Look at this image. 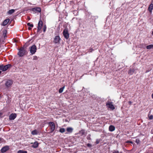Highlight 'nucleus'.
Returning a JSON list of instances; mask_svg holds the SVG:
<instances>
[{"mask_svg":"<svg viewBox=\"0 0 153 153\" xmlns=\"http://www.w3.org/2000/svg\"><path fill=\"white\" fill-rule=\"evenodd\" d=\"M113 153H115V152H113Z\"/></svg>","mask_w":153,"mask_h":153,"instance_id":"nucleus-47","label":"nucleus"},{"mask_svg":"<svg viewBox=\"0 0 153 153\" xmlns=\"http://www.w3.org/2000/svg\"><path fill=\"white\" fill-rule=\"evenodd\" d=\"M87 146L88 147H91L92 146L91 145V144L89 143H88L87 144Z\"/></svg>","mask_w":153,"mask_h":153,"instance_id":"nucleus-35","label":"nucleus"},{"mask_svg":"<svg viewBox=\"0 0 153 153\" xmlns=\"http://www.w3.org/2000/svg\"><path fill=\"white\" fill-rule=\"evenodd\" d=\"M1 71H0V74L1 73Z\"/></svg>","mask_w":153,"mask_h":153,"instance_id":"nucleus-43","label":"nucleus"},{"mask_svg":"<svg viewBox=\"0 0 153 153\" xmlns=\"http://www.w3.org/2000/svg\"><path fill=\"white\" fill-rule=\"evenodd\" d=\"M18 50L19 51L18 53V55L20 57L23 56L25 54L27 53L26 50H24L20 48Z\"/></svg>","mask_w":153,"mask_h":153,"instance_id":"nucleus-2","label":"nucleus"},{"mask_svg":"<svg viewBox=\"0 0 153 153\" xmlns=\"http://www.w3.org/2000/svg\"><path fill=\"white\" fill-rule=\"evenodd\" d=\"M33 59V60H37L38 59V57L36 56H34Z\"/></svg>","mask_w":153,"mask_h":153,"instance_id":"nucleus-33","label":"nucleus"},{"mask_svg":"<svg viewBox=\"0 0 153 153\" xmlns=\"http://www.w3.org/2000/svg\"><path fill=\"white\" fill-rule=\"evenodd\" d=\"M128 74L130 75H132V70L131 69H130L128 71Z\"/></svg>","mask_w":153,"mask_h":153,"instance_id":"nucleus-31","label":"nucleus"},{"mask_svg":"<svg viewBox=\"0 0 153 153\" xmlns=\"http://www.w3.org/2000/svg\"><path fill=\"white\" fill-rule=\"evenodd\" d=\"M46 28H47L46 26L45 25L44 26L43 28V31L44 32H45V31H46Z\"/></svg>","mask_w":153,"mask_h":153,"instance_id":"nucleus-28","label":"nucleus"},{"mask_svg":"<svg viewBox=\"0 0 153 153\" xmlns=\"http://www.w3.org/2000/svg\"><path fill=\"white\" fill-rule=\"evenodd\" d=\"M115 153H118V151H115Z\"/></svg>","mask_w":153,"mask_h":153,"instance_id":"nucleus-40","label":"nucleus"},{"mask_svg":"<svg viewBox=\"0 0 153 153\" xmlns=\"http://www.w3.org/2000/svg\"><path fill=\"white\" fill-rule=\"evenodd\" d=\"M13 83V82L12 80H8L6 82L5 85L7 87H9Z\"/></svg>","mask_w":153,"mask_h":153,"instance_id":"nucleus-9","label":"nucleus"},{"mask_svg":"<svg viewBox=\"0 0 153 153\" xmlns=\"http://www.w3.org/2000/svg\"><path fill=\"white\" fill-rule=\"evenodd\" d=\"M31 10L35 13H40L41 11V9L39 7H36L32 8Z\"/></svg>","mask_w":153,"mask_h":153,"instance_id":"nucleus-6","label":"nucleus"},{"mask_svg":"<svg viewBox=\"0 0 153 153\" xmlns=\"http://www.w3.org/2000/svg\"><path fill=\"white\" fill-rule=\"evenodd\" d=\"M65 129L64 128H61L59 129V131L60 132L63 133L65 131Z\"/></svg>","mask_w":153,"mask_h":153,"instance_id":"nucleus-23","label":"nucleus"},{"mask_svg":"<svg viewBox=\"0 0 153 153\" xmlns=\"http://www.w3.org/2000/svg\"><path fill=\"white\" fill-rule=\"evenodd\" d=\"M152 98L153 99V96H152Z\"/></svg>","mask_w":153,"mask_h":153,"instance_id":"nucleus-48","label":"nucleus"},{"mask_svg":"<svg viewBox=\"0 0 153 153\" xmlns=\"http://www.w3.org/2000/svg\"><path fill=\"white\" fill-rule=\"evenodd\" d=\"M61 39L59 35L55 36L53 39V43L54 44H59L60 43Z\"/></svg>","mask_w":153,"mask_h":153,"instance_id":"nucleus-5","label":"nucleus"},{"mask_svg":"<svg viewBox=\"0 0 153 153\" xmlns=\"http://www.w3.org/2000/svg\"><path fill=\"white\" fill-rule=\"evenodd\" d=\"M27 26H29L31 27H33V25L32 24H31L30 23H28L27 24Z\"/></svg>","mask_w":153,"mask_h":153,"instance_id":"nucleus-27","label":"nucleus"},{"mask_svg":"<svg viewBox=\"0 0 153 153\" xmlns=\"http://www.w3.org/2000/svg\"><path fill=\"white\" fill-rule=\"evenodd\" d=\"M28 30H30L31 29V28L30 27H28Z\"/></svg>","mask_w":153,"mask_h":153,"instance_id":"nucleus-38","label":"nucleus"},{"mask_svg":"<svg viewBox=\"0 0 153 153\" xmlns=\"http://www.w3.org/2000/svg\"><path fill=\"white\" fill-rule=\"evenodd\" d=\"M96 144H98L99 143V141H98L97 140L96 141Z\"/></svg>","mask_w":153,"mask_h":153,"instance_id":"nucleus-36","label":"nucleus"},{"mask_svg":"<svg viewBox=\"0 0 153 153\" xmlns=\"http://www.w3.org/2000/svg\"><path fill=\"white\" fill-rule=\"evenodd\" d=\"M115 129V127L112 125H111L109 127V130L110 131H113Z\"/></svg>","mask_w":153,"mask_h":153,"instance_id":"nucleus-19","label":"nucleus"},{"mask_svg":"<svg viewBox=\"0 0 153 153\" xmlns=\"http://www.w3.org/2000/svg\"><path fill=\"white\" fill-rule=\"evenodd\" d=\"M135 142L137 143V144H138L140 142V140L139 139H137L136 140Z\"/></svg>","mask_w":153,"mask_h":153,"instance_id":"nucleus-32","label":"nucleus"},{"mask_svg":"<svg viewBox=\"0 0 153 153\" xmlns=\"http://www.w3.org/2000/svg\"><path fill=\"white\" fill-rule=\"evenodd\" d=\"M43 25V22L41 20H40L38 24V26L37 27V32H38L40 31L41 30L42 27Z\"/></svg>","mask_w":153,"mask_h":153,"instance_id":"nucleus-8","label":"nucleus"},{"mask_svg":"<svg viewBox=\"0 0 153 153\" xmlns=\"http://www.w3.org/2000/svg\"><path fill=\"white\" fill-rule=\"evenodd\" d=\"M130 143H132V142H130Z\"/></svg>","mask_w":153,"mask_h":153,"instance_id":"nucleus-46","label":"nucleus"},{"mask_svg":"<svg viewBox=\"0 0 153 153\" xmlns=\"http://www.w3.org/2000/svg\"><path fill=\"white\" fill-rule=\"evenodd\" d=\"M39 133V132L36 129H35L32 131L31 132V134L33 135H37Z\"/></svg>","mask_w":153,"mask_h":153,"instance_id":"nucleus-15","label":"nucleus"},{"mask_svg":"<svg viewBox=\"0 0 153 153\" xmlns=\"http://www.w3.org/2000/svg\"><path fill=\"white\" fill-rule=\"evenodd\" d=\"M1 138L0 137V141H1Z\"/></svg>","mask_w":153,"mask_h":153,"instance_id":"nucleus-41","label":"nucleus"},{"mask_svg":"<svg viewBox=\"0 0 153 153\" xmlns=\"http://www.w3.org/2000/svg\"><path fill=\"white\" fill-rule=\"evenodd\" d=\"M11 67L12 65L10 64H8L5 65L1 64L0 65V70H2L3 71H5Z\"/></svg>","mask_w":153,"mask_h":153,"instance_id":"nucleus-1","label":"nucleus"},{"mask_svg":"<svg viewBox=\"0 0 153 153\" xmlns=\"http://www.w3.org/2000/svg\"><path fill=\"white\" fill-rule=\"evenodd\" d=\"M152 34L153 35V31L152 32Z\"/></svg>","mask_w":153,"mask_h":153,"instance_id":"nucleus-45","label":"nucleus"},{"mask_svg":"<svg viewBox=\"0 0 153 153\" xmlns=\"http://www.w3.org/2000/svg\"><path fill=\"white\" fill-rule=\"evenodd\" d=\"M149 120H152L153 119V115H151L149 116Z\"/></svg>","mask_w":153,"mask_h":153,"instance_id":"nucleus-30","label":"nucleus"},{"mask_svg":"<svg viewBox=\"0 0 153 153\" xmlns=\"http://www.w3.org/2000/svg\"><path fill=\"white\" fill-rule=\"evenodd\" d=\"M27 47V46L25 44L23 45V47H21L20 48H21L22 49H24V50H26Z\"/></svg>","mask_w":153,"mask_h":153,"instance_id":"nucleus-25","label":"nucleus"},{"mask_svg":"<svg viewBox=\"0 0 153 153\" xmlns=\"http://www.w3.org/2000/svg\"><path fill=\"white\" fill-rule=\"evenodd\" d=\"M2 115L1 113H0V116Z\"/></svg>","mask_w":153,"mask_h":153,"instance_id":"nucleus-42","label":"nucleus"},{"mask_svg":"<svg viewBox=\"0 0 153 153\" xmlns=\"http://www.w3.org/2000/svg\"><path fill=\"white\" fill-rule=\"evenodd\" d=\"M10 19H5L3 22L2 25L3 26H5L10 21Z\"/></svg>","mask_w":153,"mask_h":153,"instance_id":"nucleus-14","label":"nucleus"},{"mask_svg":"<svg viewBox=\"0 0 153 153\" xmlns=\"http://www.w3.org/2000/svg\"><path fill=\"white\" fill-rule=\"evenodd\" d=\"M146 48L148 49H150L153 48V45H150L146 46Z\"/></svg>","mask_w":153,"mask_h":153,"instance_id":"nucleus-21","label":"nucleus"},{"mask_svg":"<svg viewBox=\"0 0 153 153\" xmlns=\"http://www.w3.org/2000/svg\"><path fill=\"white\" fill-rule=\"evenodd\" d=\"M63 34L66 39H68L69 37V34L67 30L64 29V30L63 32Z\"/></svg>","mask_w":153,"mask_h":153,"instance_id":"nucleus-7","label":"nucleus"},{"mask_svg":"<svg viewBox=\"0 0 153 153\" xmlns=\"http://www.w3.org/2000/svg\"><path fill=\"white\" fill-rule=\"evenodd\" d=\"M17 153H27V152L25 151L20 150L18 151Z\"/></svg>","mask_w":153,"mask_h":153,"instance_id":"nucleus-24","label":"nucleus"},{"mask_svg":"<svg viewBox=\"0 0 153 153\" xmlns=\"http://www.w3.org/2000/svg\"><path fill=\"white\" fill-rule=\"evenodd\" d=\"M153 9V4L151 3L149 5L148 7V10L150 12H152V10Z\"/></svg>","mask_w":153,"mask_h":153,"instance_id":"nucleus-16","label":"nucleus"},{"mask_svg":"<svg viewBox=\"0 0 153 153\" xmlns=\"http://www.w3.org/2000/svg\"><path fill=\"white\" fill-rule=\"evenodd\" d=\"M48 124L49 125V127L50 129V132H53L55 128V125L53 122H49Z\"/></svg>","mask_w":153,"mask_h":153,"instance_id":"nucleus-3","label":"nucleus"},{"mask_svg":"<svg viewBox=\"0 0 153 153\" xmlns=\"http://www.w3.org/2000/svg\"><path fill=\"white\" fill-rule=\"evenodd\" d=\"M73 128L71 127H68L66 128L67 131L69 133H71L73 131Z\"/></svg>","mask_w":153,"mask_h":153,"instance_id":"nucleus-18","label":"nucleus"},{"mask_svg":"<svg viewBox=\"0 0 153 153\" xmlns=\"http://www.w3.org/2000/svg\"><path fill=\"white\" fill-rule=\"evenodd\" d=\"M80 132L82 135L84 134V133H85V131H84L83 130H81L80 131Z\"/></svg>","mask_w":153,"mask_h":153,"instance_id":"nucleus-29","label":"nucleus"},{"mask_svg":"<svg viewBox=\"0 0 153 153\" xmlns=\"http://www.w3.org/2000/svg\"><path fill=\"white\" fill-rule=\"evenodd\" d=\"M30 52L31 54L33 55L36 52L37 48L35 45H33L30 48Z\"/></svg>","mask_w":153,"mask_h":153,"instance_id":"nucleus-4","label":"nucleus"},{"mask_svg":"<svg viewBox=\"0 0 153 153\" xmlns=\"http://www.w3.org/2000/svg\"><path fill=\"white\" fill-rule=\"evenodd\" d=\"M128 103L129 104H131V101H129Z\"/></svg>","mask_w":153,"mask_h":153,"instance_id":"nucleus-39","label":"nucleus"},{"mask_svg":"<svg viewBox=\"0 0 153 153\" xmlns=\"http://www.w3.org/2000/svg\"><path fill=\"white\" fill-rule=\"evenodd\" d=\"M15 10L14 9H11L8 12V13L9 14H11L14 13Z\"/></svg>","mask_w":153,"mask_h":153,"instance_id":"nucleus-22","label":"nucleus"},{"mask_svg":"<svg viewBox=\"0 0 153 153\" xmlns=\"http://www.w3.org/2000/svg\"><path fill=\"white\" fill-rule=\"evenodd\" d=\"M91 135L90 134H89L87 137V139L88 140H90L91 139V138L90 137Z\"/></svg>","mask_w":153,"mask_h":153,"instance_id":"nucleus-34","label":"nucleus"},{"mask_svg":"<svg viewBox=\"0 0 153 153\" xmlns=\"http://www.w3.org/2000/svg\"><path fill=\"white\" fill-rule=\"evenodd\" d=\"M3 33V36L4 38L5 39V38L7 37V31L6 30H3L2 31Z\"/></svg>","mask_w":153,"mask_h":153,"instance_id":"nucleus-17","label":"nucleus"},{"mask_svg":"<svg viewBox=\"0 0 153 153\" xmlns=\"http://www.w3.org/2000/svg\"><path fill=\"white\" fill-rule=\"evenodd\" d=\"M16 117V114H12L9 116V119L10 120H14Z\"/></svg>","mask_w":153,"mask_h":153,"instance_id":"nucleus-11","label":"nucleus"},{"mask_svg":"<svg viewBox=\"0 0 153 153\" xmlns=\"http://www.w3.org/2000/svg\"><path fill=\"white\" fill-rule=\"evenodd\" d=\"M132 70V74L134 73L135 70L134 69H133Z\"/></svg>","mask_w":153,"mask_h":153,"instance_id":"nucleus-37","label":"nucleus"},{"mask_svg":"<svg viewBox=\"0 0 153 153\" xmlns=\"http://www.w3.org/2000/svg\"><path fill=\"white\" fill-rule=\"evenodd\" d=\"M139 47L140 48H146V45L145 44H141L139 45Z\"/></svg>","mask_w":153,"mask_h":153,"instance_id":"nucleus-20","label":"nucleus"},{"mask_svg":"<svg viewBox=\"0 0 153 153\" xmlns=\"http://www.w3.org/2000/svg\"><path fill=\"white\" fill-rule=\"evenodd\" d=\"M64 88V87H63L59 89V93H62L63 90V89Z\"/></svg>","mask_w":153,"mask_h":153,"instance_id":"nucleus-26","label":"nucleus"},{"mask_svg":"<svg viewBox=\"0 0 153 153\" xmlns=\"http://www.w3.org/2000/svg\"><path fill=\"white\" fill-rule=\"evenodd\" d=\"M33 145L32 146V147L33 148H36L39 145V143L37 141H35L34 143H31Z\"/></svg>","mask_w":153,"mask_h":153,"instance_id":"nucleus-13","label":"nucleus"},{"mask_svg":"<svg viewBox=\"0 0 153 153\" xmlns=\"http://www.w3.org/2000/svg\"><path fill=\"white\" fill-rule=\"evenodd\" d=\"M9 149V147L8 146H5L2 148L1 150V151L2 153H4L6 152L7 150Z\"/></svg>","mask_w":153,"mask_h":153,"instance_id":"nucleus-10","label":"nucleus"},{"mask_svg":"<svg viewBox=\"0 0 153 153\" xmlns=\"http://www.w3.org/2000/svg\"><path fill=\"white\" fill-rule=\"evenodd\" d=\"M106 105L107 107H108L112 110H113L114 108V106L111 102L108 103H107L106 104Z\"/></svg>","mask_w":153,"mask_h":153,"instance_id":"nucleus-12","label":"nucleus"},{"mask_svg":"<svg viewBox=\"0 0 153 153\" xmlns=\"http://www.w3.org/2000/svg\"><path fill=\"white\" fill-rule=\"evenodd\" d=\"M151 96H153V93L152 94Z\"/></svg>","mask_w":153,"mask_h":153,"instance_id":"nucleus-44","label":"nucleus"}]
</instances>
